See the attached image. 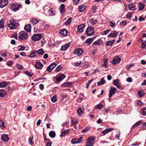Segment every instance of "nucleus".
<instances>
[{"instance_id":"obj_1","label":"nucleus","mask_w":146,"mask_h":146,"mask_svg":"<svg viewBox=\"0 0 146 146\" xmlns=\"http://www.w3.org/2000/svg\"><path fill=\"white\" fill-rule=\"evenodd\" d=\"M8 25L11 29H12L17 27L19 24L14 20L12 19L10 21V23L8 24Z\"/></svg>"},{"instance_id":"obj_2","label":"nucleus","mask_w":146,"mask_h":146,"mask_svg":"<svg viewBox=\"0 0 146 146\" xmlns=\"http://www.w3.org/2000/svg\"><path fill=\"white\" fill-rule=\"evenodd\" d=\"M95 139L93 137L89 138L87 140L86 146H92L94 143Z\"/></svg>"},{"instance_id":"obj_3","label":"nucleus","mask_w":146,"mask_h":146,"mask_svg":"<svg viewBox=\"0 0 146 146\" xmlns=\"http://www.w3.org/2000/svg\"><path fill=\"white\" fill-rule=\"evenodd\" d=\"M42 37L41 34H35L32 36V39L34 41H36L40 40Z\"/></svg>"},{"instance_id":"obj_4","label":"nucleus","mask_w":146,"mask_h":146,"mask_svg":"<svg viewBox=\"0 0 146 146\" xmlns=\"http://www.w3.org/2000/svg\"><path fill=\"white\" fill-rule=\"evenodd\" d=\"M19 38L21 40H23L27 38L28 36L27 33L24 31L20 32L19 34Z\"/></svg>"},{"instance_id":"obj_5","label":"nucleus","mask_w":146,"mask_h":146,"mask_svg":"<svg viewBox=\"0 0 146 146\" xmlns=\"http://www.w3.org/2000/svg\"><path fill=\"white\" fill-rule=\"evenodd\" d=\"M94 33V31L93 28L90 27H88L86 31V35L88 36H90L93 35Z\"/></svg>"},{"instance_id":"obj_6","label":"nucleus","mask_w":146,"mask_h":146,"mask_svg":"<svg viewBox=\"0 0 146 146\" xmlns=\"http://www.w3.org/2000/svg\"><path fill=\"white\" fill-rule=\"evenodd\" d=\"M22 6L21 4L18 5L17 3H15L12 4L11 6V9L14 11H16L19 9V8Z\"/></svg>"},{"instance_id":"obj_7","label":"nucleus","mask_w":146,"mask_h":146,"mask_svg":"<svg viewBox=\"0 0 146 146\" xmlns=\"http://www.w3.org/2000/svg\"><path fill=\"white\" fill-rule=\"evenodd\" d=\"M117 90L115 88L111 87L110 89L109 92V97H111L113 95H114L116 91Z\"/></svg>"},{"instance_id":"obj_8","label":"nucleus","mask_w":146,"mask_h":146,"mask_svg":"<svg viewBox=\"0 0 146 146\" xmlns=\"http://www.w3.org/2000/svg\"><path fill=\"white\" fill-rule=\"evenodd\" d=\"M121 60V58L118 56L115 57L111 61V63L113 64H117Z\"/></svg>"},{"instance_id":"obj_9","label":"nucleus","mask_w":146,"mask_h":146,"mask_svg":"<svg viewBox=\"0 0 146 146\" xmlns=\"http://www.w3.org/2000/svg\"><path fill=\"white\" fill-rule=\"evenodd\" d=\"M119 80L118 79H116L114 80L113 82V84L115 85L118 89L122 90L123 88L122 87L119 85Z\"/></svg>"},{"instance_id":"obj_10","label":"nucleus","mask_w":146,"mask_h":146,"mask_svg":"<svg viewBox=\"0 0 146 146\" xmlns=\"http://www.w3.org/2000/svg\"><path fill=\"white\" fill-rule=\"evenodd\" d=\"M65 77V76L63 74H58L55 78L57 82L62 81Z\"/></svg>"},{"instance_id":"obj_11","label":"nucleus","mask_w":146,"mask_h":146,"mask_svg":"<svg viewBox=\"0 0 146 146\" xmlns=\"http://www.w3.org/2000/svg\"><path fill=\"white\" fill-rule=\"evenodd\" d=\"M8 3V0H1L0 1V7L3 8L6 6Z\"/></svg>"},{"instance_id":"obj_12","label":"nucleus","mask_w":146,"mask_h":146,"mask_svg":"<svg viewBox=\"0 0 146 146\" xmlns=\"http://www.w3.org/2000/svg\"><path fill=\"white\" fill-rule=\"evenodd\" d=\"M118 32H116L115 31H112L111 33L108 35V38H113L116 37L117 35Z\"/></svg>"},{"instance_id":"obj_13","label":"nucleus","mask_w":146,"mask_h":146,"mask_svg":"<svg viewBox=\"0 0 146 146\" xmlns=\"http://www.w3.org/2000/svg\"><path fill=\"white\" fill-rule=\"evenodd\" d=\"M74 53L77 54L78 56L81 55L83 53V50L82 49L78 48L74 51Z\"/></svg>"},{"instance_id":"obj_14","label":"nucleus","mask_w":146,"mask_h":146,"mask_svg":"<svg viewBox=\"0 0 146 146\" xmlns=\"http://www.w3.org/2000/svg\"><path fill=\"white\" fill-rule=\"evenodd\" d=\"M70 43L69 42L67 44H66L64 45H62L61 47L60 50L61 51H64L66 50L70 46Z\"/></svg>"},{"instance_id":"obj_15","label":"nucleus","mask_w":146,"mask_h":146,"mask_svg":"<svg viewBox=\"0 0 146 146\" xmlns=\"http://www.w3.org/2000/svg\"><path fill=\"white\" fill-rule=\"evenodd\" d=\"M85 26L84 24H81L78 26L77 29V31L78 32L81 33L83 31V29Z\"/></svg>"},{"instance_id":"obj_16","label":"nucleus","mask_w":146,"mask_h":146,"mask_svg":"<svg viewBox=\"0 0 146 146\" xmlns=\"http://www.w3.org/2000/svg\"><path fill=\"white\" fill-rule=\"evenodd\" d=\"M1 139L4 142L7 141L9 139L8 136V135L5 134H4L2 135Z\"/></svg>"},{"instance_id":"obj_17","label":"nucleus","mask_w":146,"mask_h":146,"mask_svg":"<svg viewBox=\"0 0 146 146\" xmlns=\"http://www.w3.org/2000/svg\"><path fill=\"white\" fill-rule=\"evenodd\" d=\"M43 64L41 62H36L35 64V67L37 69H39L42 68Z\"/></svg>"},{"instance_id":"obj_18","label":"nucleus","mask_w":146,"mask_h":146,"mask_svg":"<svg viewBox=\"0 0 146 146\" xmlns=\"http://www.w3.org/2000/svg\"><path fill=\"white\" fill-rule=\"evenodd\" d=\"M139 10L140 11L143 10L145 6V4L141 2H139L138 3Z\"/></svg>"},{"instance_id":"obj_19","label":"nucleus","mask_w":146,"mask_h":146,"mask_svg":"<svg viewBox=\"0 0 146 146\" xmlns=\"http://www.w3.org/2000/svg\"><path fill=\"white\" fill-rule=\"evenodd\" d=\"M8 85V82L5 81L0 82V88H5Z\"/></svg>"},{"instance_id":"obj_20","label":"nucleus","mask_w":146,"mask_h":146,"mask_svg":"<svg viewBox=\"0 0 146 146\" xmlns=\"http://www.w3.org/2000/svg\"><path fill=\"white\" fill-rule=\"evenodd\" d=\"M31 26L30 24L26 25L24 27V29L28 32H31Z\"/></svg>"},{"instance_id":"obj_21","label":"nucleus","mask_w":146,"mask_h":146,"mask_svg":"<svg viewBox=\"0 0 146 146\" xmlns=\"http://www.w3.org/2000/svg\"><path fill=\"white\" fill-rule=\"evenodd\" d=\"M81 141V139H72L71 140V142L73 144L80 143Z\"/></svg>"},{"instance_id":"obj_22","label":"nucleus","mask_w":146,"mask_h":146,"mask_svg":"<svg viewBox=\"0 0 146 146\" xmlns=\"http://www.w3.org/2000/svg\"><path fill=\"white\" fill-rule=\"evenodd\" d=\"M86 6L84 5H82L79 6V7L78 8V9L79 12H82L84 11L86 8Z\"/></svg>"},{"instance_id":"obj_23","label":"nucleus","mask_w":146,"mask_h":146,"mask_svg":"<svg viewBox=\"0 0 146 146\" xmlns=\"http://www.w3.org/2000/svg\"><path fill=\"white\" fill-rule=\"evenodd\" d=\"M65 6L63 4H62L61 5L59 9L61 13H64L65 11H64Z\"/></svg>"},{"instance_id":"obj_24","label":"nucleus","mask_w":146,"mask_h":146,"mask_svg":"<svg viewBox=\"0 0 146 146\" xmlns=\"http://www.w3.org/2000/svg\"><path fill=\"white\" fill-rule=\"evenodd\" d=\"M61 35L64 36H66L68 34V32L65 29H64L61 30L60 32Z\"/></svg>"},{"instance_id":"obj_25","label":"nucleus","mask_w":146,"mask_h":146,"mask_svg":"<svg viewBox=\"0 0 146 146\" xmlns=\"http://www.w3.org/2000/svg\"><path fill=\"white\" fill-rule=\"evenodd\" d=\"M115 40L114 39L109 41H106V46H111L114 43Z\"/></svg>"},{"instance_id":"obj_26","label":"nucleus","mask_w":146,"mask_h":146,"mask_svg":"<svg viewBox=\"0 0 146 146\" xmlns=\"http://www.w3.org/2000/svg\"><path fill=\"white\" fill-rule=\"evenodd\" d=\"M69 133V130L68 129H66L64 131L62 132L60 135V137H62L66 135L68 133Z\"/></svg>"},{"instance_id":"obj_27","label":"nucleus","mask_w":146,"mask_h":146,"mask_svg":"<svg viewBox=\"0 0 146 146\" xmlns=\"http://www.w3.org/2000/svg\"><path fill=\"white\" fill-rule=\"evenodd\" d=\"M129 8L131 10H134L136 9L135 6L133 3L129 4L128 5Z\"/></svg>"},{"instance_id":"obj_28","label":"nucleus","mask_w":146,"mask_h":146,"mask_svg":"<svg viewBox=\"0 0 146 146\" xmlns=\"http://www.w3.org/2000/svg\"><path fill=\"white\" fill-rule=\"evenodd\" d=\"M49 135L51 138H54L55 137L56 134L55 132L53 131H50L49 133Z\"/></svg>"},{"instance_id":"obj_29","label":"nucleus","mask_w":146,"mask_h":146,"mask_svg":"<svg viewBox=\"0 0 146 146\" xmlns=\"http://www.w3.org/2000/svg\"><path fill=\"white\" fill-rule=\"evenodd\" d=\"M105 82V81L104 78H101L100 81L97 84L98 85L100 86L104 84Z\"/></svg>"},{"instance_id":"obj_30","label":"nucleus","mask_w":146,"mask_h":146,"mask_svg":"<svg viewBox=\"0 0 146 146\" xmlns=\"http://www.w3.org/2000/svg\"><path fill=\"white\" fill-rule=\"evenodd\" d=\"M36 53H37L38 54L43 55L44 53V51L42 48H41L40 49L36 51Z\"/></svg>"},{"instance_id":"obj_31","label":"nucleus","mask_w":146,"mask_h":146,"mask_svg":"<svg viewBox=\"0 0 146 146\" xmlns=\"http://www.w3.org/2000/svg\"><path fill=\"white\" fill-rule=\"evenodd\" d=\"M48 12L50 16H53L55 15V11L52 9H50L48 10Z\"/></svg>"},{"instance_id":"obj_32","label":"nucleus","mask_w":146,"mask_h":146,"mask_svg":"<svg viewBox=\"0 0 146 146\" xmlns=\"http://www.w3.org/2000/svg\"><path fill=\"white\" fill-rule=\"evenodd\" d=\"M103 108V106L102 104H99L95 106V108L96 109H98V110L100 109Z\"/></svg>"},{"instance_id":"obj_33","label":"nucleus","mask_w":146,"mask_h":146,"mask_svg":"<svg viewBox=\"0 0 146 146\" xmlns=\"http://www.w3.org/2000/svg\"><path fill=\"white\" fill-rule=\"evenodd\" d=\"M77 112L78 115L80 116L83 113V111L81 108H80L78 109Z\"/></svg>"},{"instance_id":"obj_34","label":"nucleus","mask_w":146,"mask_h":146,"mask_svg":"<svg viewBox=\"0 0 146 146\" xmlns=\"http://www.w3.org/2000/svg\"><path fill=\"white\" fill-rule=\"evenodd\" d=\"M5 92L3 90H0V97H3L6 95Z\"/></svg>"},{"instance_id":"obj_35","label":"nucleus","mask_w":146,"mask_h":146,"mask_svg":"<svg viewBox=\"0 0 146 146\" xmlns=\"http://www.w3.org/2000/svg\"><path fill=\"white\" fill-rule=\"evenodd\" d=\"M93 39L91 38H88L85 42L88 44H90L93 41Z\"/></svg>"},{"instance_id":"obj_36","label":"nucleus","mask_w":146,"mask_h":146,"mask_svg":"<svg viewBox=\"0 0 146 146\" xmlns=\"http://www.w3.org/2000/svg\"><path fill=\"white\" fill-rule=\"evenodd\" d=\"M57 96L56 95H54L51 98V101L53 102H55L57 101Z\"/></svg>"},{"instance_id":"obj_37","label":"nucleus","mask_w":146,"mask_h":146,"mask_svg":"<svg viewBox=\"0 0 146 146\" xmlns=\"http://www.w3.org/2000/svg\"><path fill=\"white\" fill-rule=\"evenodd\" d=\"M71 123L72 125H74L77 123L78 121L77 119L75 118L72 119L71 121Z\"/></svg>"},{"instance_id":"obj_38","label":"nucleus","mask_w":146,"mask_h":146,"mask_svg":"<svg viewBox=\"0 0 146 146\" xmlns=\"http://www.w3.org/2000/svg\"><path fill=\"white\" fill-rule=\"evenodd\" d=\"M141 113L143 116L146 115V107H145L141 110Z\"/></svg>"},{"instance_id":"obj_39","label":"nucleus","mask_w":146,"mask_h":146,"mask_svg":"<svg viewBox=\"0 0 146 146\" xmlns=\"http://www.w3.org/2000/svg\"><path fill=\"white\" fill-rule=\"evenodd\" d=\"M90 23L92 25H96L97 22V20L93 19H90Z\"/></svg>"},{"instance_id":"obj_40","label":"nucleus","mask_w":146,"mask_h":146,"mask_svg":"<svg viewBox=\"0 0 146 146\" xmlns=\"http://www.w3.org/2000/svg\"><path fill=\"white\" fill-rule=\"evenodd\" d=\"M36 53V51L35 50H33L29 56L30 57H34L35 56V54Z\"/></svg>"},{"instance_id":"obj_41","label":"nucleus","mask_w":146,"mask_h":146,"mask_svg":"<svg viewBox=\"0 0 146 146\" xmlns=\"http://www.w3.org/2000/svg\"><path fill=\"white\" fill-rule=\"evenodd\" d=\"M142 123V121H139L136 122L134 125L132 127L135 128L137 127V126H138L140 123Z\"/></svg>"},{"instance_id":"obj_42","label":"nucleus","mask_w":146,"mask_h":146,"mask_svg":"<svg viewBox=\"0 0 146 146\" xmlns=\"http://www.w3.org/2000/svg\"><path fill=\"white\" fill-rule=\"evenodd\" d=\"M39 22V21L37 19H34L32 20L31 23L33 25H36Z\"/></svg>"},{"instance_id":"obj_43","label":"nucleus","mask_w":146,"mask_h":146,"mask_svg":"<svg viewBox=\"0 0 146 146\" xmlns=\"http://www.w3.org/2000/svg\"><path fill=\"white\" fill-rule=\"evenodd\" d=\"M4 27V20L1 19L0 21V29L3 28Z\"/></svg>"},{"instance_id":"obj_44","label":"nucleus","mask_w":146,"mask_h":146,"mask_svg":"<svg viewBox=\"0 0 146 146\" xmlns=\"http://www.w3.org/2000/svg\"><path fill=\"white\" fill-rule=\"evenodd\" d=\"M108 60L107 59H106L104 60V64L102 65L103 67H106L107 65V62Z\"/></svg>"},{"instance_id":"obj_45","label":"nucleus","mask_w":146,"mask_h":146,"mask_svg":"<svg viewBox=\"0 0 146 146\" xmlns=\"http://www.w3.org/2000/svg\"><path fill=\"white\" fill-rule=\"evenodd\" d=\"M101 41V40L100 39H98V40L94 42L93 43V44L95 45H99L100 44Z\"/></svg>"},{"instance_id":"obj_46","label":"nucleus","mask_w":146,"mask_h":146,"mask_svg":"<svg viewBox=\"0 0 146 146\" xmlns=\"http://www.w3.org/2000/svg\"><path fill=\"white\" fill-rule=\"evenodd\" d=\"M25 74L28 76H29L31 77L33 75V74L28 71H25Z\"/></svg>"},{"instance_id":"obj_47","label":"nucleus","mask_w":146,"mask_h":146,"mask_svg":"<svg viewBox=\"0 0 146 146\" xmlns=\"http://www.w3.org/2000/svg\"><path fill=\"white\" fill-rule=\"evenodd\" d=\"M33 137H29L28 140L29 144L31 145H32L33 143L32 141Z\"/></svg>"},{"instance_id":"obj_48","label":"nucleus","mask_w":146,"mask_h":146,"mask_svg":"<svg viewBox=\"0 0 146 146\" xmlns=\"http://www.w3.org/2000/svg\"><path fill=\"white\" fill-rule=\"evenodd\" d=\"M71 18H69L65 22V24L67 25H70L71 22Z\"/></svg>"},{"instance_id":"obj_49","label":"nucleus","mask_w":146,"mask_h":146,"mask_svg":"<svg viewBox=\"0 0 146 146\" xmlns=\"http://www.w3.org/2000/svg\"><path fill=\"white\" fill-rule=\"evenodd\" d=\"M110 26L111 27H114L115 25V22H113L110 21L109 22Z\"/></svg>"},{"instance_id":"obj_50","label":"nucleus","mask_w":146,"mask_h":146,"mask_svg":"<svg viewBox=\"0 0 146 146\" xmlns=\"http://www.w3.org/2000/svg\"><path fill=\"white\" fill-rule=\"evenodd\" d=\"M50 66L53 69L54 67H55L56 66V64L55 62H53L50 65Z\"/></svg>"},{"instance_id":"obj_51","label":"nucleus","mask_w":146,"mask_h":146,"mask_svg":"<svg viewBox=\"0 0 146 146\" xmlns=\"http://www.w3.org/2000/svg\"><path fill=\"white\" fill-rule=\"evenodd\" d=\"M52 70H53L52 68L49 65L47 67L46 69V71L48 72H50Z\"/></svg>"},{"instance_id":"obj_52","label":"nucleus","mask_w":146,"mask_h":146,"mask_svg":"<svg viewBox=\"0 0 146 146\" xmlns=\"http://www.w3.org/2000/svg\"><path fill=\"white\" fill-rule=\"evenodd\" d=\"M111 31L110 29H108L104 31L103 35H106Z\"/></svg>"},{"instance_id":"obj_53","label":"nucleus","mask_w":146,"mask_h":146,"mask_svg":"<svg viewBox=\"0 0 146 146\" xmlns=\"http://www.w3.org/2000/svg\"><path fill=\"white\" fill-rule=\"evenodd\" d=\"M25 48L26 47L25 46H21V48L18 50V51H21L24 50H25Z\"/></svg>"},{"instance_id":"obj_54","label":"nucleus","mask_w":146,"mask_h":146,"mask_svg":"<svg viewBox=\"0 0 146 146\" xmlns=\"http://www.w3.org/2000/svg\"><path fill=\"white\" fill-rule=\"evenodd\" d=\"M0 126H2L3 127H5V124L3 121L1 120H0Z\"/></svg>"},{"instance_id":"obj_55","label":"nucleus","mask_w":146,"mask_h":146,"mask_svg":"<svg viewBox=\"0 0 146 146\" xmlns=\"http://www.w3.org/2000/svg\"><path fill=\"white\" fill-rule=\"evenodd\" d=\"M138 94L139 97H141L143 96V93L142 91H139L138 92Z\"/></svg>"},{"instance_id":"obj_56","label":"nucleus","mask_w":146,"mask_h":146,"mask_svg":"<svg viewBox=\"0 0 146 146\" xmlns=\"http://www.w3.org/2000/svg\"><path fill=\"white\" fill-rule=\"evenodd\" d=\"M72 84L71 83H65L64 84V86H71Z\"/></svg>"},{"instance_id":"obj_57","label":"nucleus","mask_w":146,"mask_h":146,"mask_svg":"<svg viewBox=\"0 0 146 146\" xmlns=\"http://www.w3.org/2000/svg\"><path fill=\"white\" fill-rule=\"evenodd\" d=\"M127 24V22L125 21H122L120 23V24L121 25H125Z\"/></svg>"},{"instance_id":"obj_58","label":"nucleus","mask_w":146,"mask_h":146,"mask_svg":"<svg viewBox=\"0 0 146 146\" xmlns=\"http://www.w3.org/2000/svg\"><path fill=\"white\" fill-rule=\"evenodd\" d=\"M12 36L13 37L15 38V39H18V36H17V35L16 33H14L12 35Z\"/></svg>"},{"instance_id":"obj_59","label":"nucleus","mask_w":146,"mask_h":146,"mask_svg":"<svg viewBox=\"0 0 146 146\" xmlns=\"http://www.w3.org/2000/svg\"><path fill=\"white\" fill-rule=\"evenodd\" d=\"M113 128H108L106 129V131L107 133H108L110 132L112 130H113Z\"/></svg>"},{"instance_id":"obj_60","label":"nucleus","mask_w":146,"mask_h":146,"mask_svg":"<svg viewBox=\"0 0 146 146\" xmlns=\"http://www.w3.org/2000/svg\"><path fill=\"white\" fill-rule=\"evenodd\" d=\"M62 69L61 67L59 65L58 67L56 68V70L57 72H58L60 71Z\"/></svg>"},{"instance_id":"obj_61","label":"nucleus","mask_w":146,"mask_h":146,"mask_svg":"<svg viewBox=\"0 0 146 146\" xmlns=\"http://www.w3.org/2000/svg\"><path fill=\"white\" fill-rule=\"evenodd\" d=\"M132 16V14L131 13H129L126 15V17L129 19H130Z\"/></svg>"},{"instance_id":"obj_62","label":"nucleus","mask_w":146,"mask_h":146,"mask_svg":"<svg viewBox=\"0 0 146 146\" xmlns=\"http://www.w3.org/2000/svg\"><path fill=\"white\" fill-rule=\"evenodd\" d=\"M81 62L80 61V62H76L74 64V65L75 66H79L81 64Z\"/></svg>"},{"instance_id":"obj_63","label":"nucleus","mask_w":146,"mask_h":146,"mask_svg":"<svg viewBox=\"0 0 146 146\" xmlns=\"http://www.w3.org/2000/svg\"><path fill=\"white\" fill-rule=\"evenodd\" d=\"M39 88L41 90H43L44 88V85L42 84H40L39 85Z\"/></svg>"},{"instance_id":"obj_64","label":"nucleus","mask_w":146,"mask_h":146,"mask_svg":"<svg viewBox=\"0 0 146 146\" xmlns=\"http://www.w3.org/2000/svg\"><path fill=\"white\" fill-rule=\"evenodd\" d=\"M89 129L88 128H86L82 130V132L83 133H85V132H86V131H88L89 130Z\"/></svg>"}]
</instances>
